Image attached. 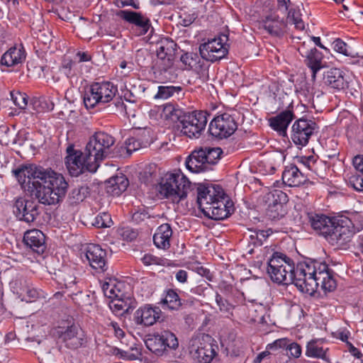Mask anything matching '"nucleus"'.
Instances as JSON below:
<instances>
[{
  "instance_id": "473e14b6",
  "label": "nucleus",
  "mask_w": 363,
  "mask_h": 363,
  "mask_svg": "<svg viewBox=\"0 0 363 363\" xmlns=\"http://www.w3.org/2000/svg\"><path fill=\"white\" fill-rule=\"evenodd\" d=\"M106 182L107 192L113 196H119L129 185L128 179L121 173L109 178Z\"/></svg>"
},
{
  "instance_id": "bf43d9fd",
  "label": "nucleus",
  "mask_w": 363,
  "mask_h": 363,
  "mask_svg": "<svg viewBox=\"0 0 363 363\" xmlns=\"http://www.w3.org/2000/svg\"><path fill=\"white\" fill-rule=\"evenodd\" d=\"M298 161L308 169L313 170V167L315 164V160L313 156L309 157H301L298 159Z\"/></svg>"
},
{
  "instance_id": "b1692460",
  "label": "nucleus",
  "mask_w": 363,
  "mask_h": 363,
  "mask_svg": "<svg viewBox=\"0 0 363 363\" xmlns=\"http://www.w3.org/2000/svg\"><path fill=\"white\" fill-rule=\"evenodd\" d=\"M86 257L93 269L101 272L107 269L106 252L99 245H89L86 250Z\"/></svg>"
},
{
  "instance_id": "5701e85b",
  "label": "nucleus",
  "mask_w": 363,
  "mask_h": 363,
  "mask_svg": "<svg viewBox=\"0 0 363 363\" xmlns=\"http://www.w3.org/2000/svg\"><path fill=\"white\" fill-rule=\"evenodd\" d=\"M268 199L271 201L269 204L267 213L272 219H279L285 213L284 204L288 201L287 195L281 190H275L268 195Z\"/></svg>"
},
{
  "instance_id": "0e129e2a",
  "label": "nucleus",
  "mask_w": 363,
  "mask_h": 363,
  "mask_svg": "<svg viewBox=\"0 0 363 363\" xmlns=\"http://www.w3.org/2000/svg\"><path fill=\"white\" fill-rule=\"evenodd\" d=\"M75 279H76V278L70 274H68L66 277H65L63 279V281H64V285H65V288L66 289L72 288L76 284Z\"/></svg>"
},
{
  "instance_id": "412c9836",
  "label": "nucleus",
  "mask_w": 363,
  "mask_h": 363,
  "mask_svg": "<svg viewBox=\"0 0 363 363\" xmlns=\"http://www.w3.org/2000/svg\"><path fill=\"white\" fill-rule=\"evenodd\" d=\"M307 218L311 228L326 239L334 225L335 218L313 212L308 213Z\"/></svg>"
},
{
  "instance_id": "c85d7f7f",
  "label": "nucleus",
  "mask_w": 363,
  "mask_h": 363,
  "mask_svg": "<svg viewBox=\"0 0 363 363\" xmlns=\"http://www.w3.org/2000/svg\"><path fill=\"white\" fill-rule=\"evenodd\" d=\"M111 299L109 308L117 315L130 313L135 307V301L129 296H125L122 293L120 296Z\"/></svg>"
},
{
  "instance_id": "1a4fd4ad",
  "label": "nucleus",
  "mask_w": 363,
  "mask_h": 363,
  "mask_svg": "<svg viewBox=\"0 0 363 363\" xmlns=\"http://www.w3.org/2000/svg\"><path fill=\"white\" fill-rule=\"evenodd\" d=\"M354 234V226L351 220L346 217H337L335 218L334 225L326 240L337 248H345Z\"/></svg>"
},
{
  "instance_id": "13d9d810",
  "label": "nucleus",
  "mask_w": 363,
  "mask_h": 363,
  "mask_svg": "<svg viewBox=\"0 0 363 363\" xmlns=\"http://www.w3.org/2000/svg\"><path fill=\"white\" fill-rule=\"evenodd\" d=\"M286 348L289 352V356L291 357L298 358L301 354V347L296 342L288 343Z\"/></svg>"
},
{
  "instance_id": "69168bd1",
  "label": "nucleus",
  "mask_w": 363,
  "mask_h": 363,
  "mask_svg": "<svg viewBox=\"0 0 363 363\" xmlns=\"http://www.w3.org/2000/svg\"><path fill=\"white\" fill-rule=\"evenodd\" d=\"M74 64V62H73L72 60H69V62H65L62 65V70L67 77H69L72 74V68Z\"/></svg>"
},
{
  "instance_id": "f03ea898",
  "label": "nucleus",
  "mask_w": 363,
  "mask_h": 363,
  "mask_svg": "<svg viewBox=\"0 0 363 363\" xmlns=\"http://www.w3.org/2000/svg\"><path fill=\"white\" fill-rule=\"evenodd\" d=\"M13 173L21 187L43 204H56L66 194L67 182L62 174L51 169L29 165L15 169Z\"/></svg>"
},
{
  "instance_id": "a19ab883",
  "label": "nucleus",
  "mask_w": 363,
  "mask_h": 363,
  "mask_svg": "<svg viewBox=\"0 0 363 363\" xmlns=\"http://www.w3.org/2000/svg\"><path fill=\"white\" fill-rule=\"evenodd\" d=\"M271 229L263 230H259L252 232L250 235V242L255 246H261L263 242L272 234Z\"/></svg>"
},
{
  "instance_id": "4468645a",
  "label": "nucleus",
  "mask_w": 363,
  "mask_h": 363,
  "mask_svg": "<svg viewBox=\"0 0 363 363\" xmlns=\"http://www.w3.org/2000/svg\"><path fill=\"white\" fill-rule=\"evenodd\" d=\"M191 353L199 362L210 363L216 355V351L211 343V337L206 335L195 340L191 347Z\"/></svg>"
},
{
  "instance_id": "4be33fe9",
  "label": "nucleus",
  "mask_w": 363,
  "mask_h": 363,
  "mask_svg": "<svg viewBox=\"0 0 363 363\" xmlns=\"http://www.w3.org/2000/svg\"><path fill=\"white\" fill-rule=\"evenodd\" d=\"M295 118L293 111L292 103L289 104L287 109L280 112L277 116L269 119L270 127L277 131L279 135L286 136V130L291 121Z\"/></svg>"
},
{
  "instance_id": "9b49d317",
  "label": "nucleus",
  "mask_w": 363,
  "mask_h": 363,
  "mask_svg": "<svg viewBox=\"0 0 363 363\" xmlns=\"http://www.w3.org/2000/svg\"><path fill=\"white\" fill-rule=\"evenodd\" d=\"M145 343L149 350L158 355L162 354L167 348L176 349L179 345L177 337L169 330L150 335Z\"/></svg>"
},
{
  "instance_id": "4c0bfd02",
  "label": "nucleus",
  "mask_w": 363,
  "mask_h": 363,
  "mask_svg": "<svg viewBox=\"0 0 363 363\" xmlns=\"http://www.w3.org/2000/svg\"><path fill=\"white\" fill-rule=\"evenodd\" d=\"M181 61L183 64L187 66L190 69H194L196 72L201 68L202 65H200V58L196 53L186 52L181 56Z\"/></svg>"
},
{
  "instance_id": "680f3d73",
  "label": "nucleus",
  "mask_w": 363,
  "mask_h": 363,
  "mask_svg": "<svg viewBox=\"0 0 363 363\" xmlns=\"http://www.w3.org/2000/svg\"><path fill=\"white\" fill-rule=\"evenodd\" d=\"M175 277L179 282L184 284L187 281L188 273L184 269H179L176 272Z\"/></svg>"
},
{
  "instance_id": "c756f323",
  "label": "nucleus",
  "mask_w": 363,
  "mask_h": 363,
  "mask_svg": "<svg viewBox=\"0 0 363 363\" xmlns=\"http://www.w3.org/2000/svg\"><path fill=\"white\" fill-rule=\"evenodd\" d=\"M26 51L22 45L13 46L7 50L1 57V63L7 67H12L21 64L26 59Z\"/></svg>"
},
{
  "instance_id": "72a5a7b5",
  "label": "nucleus",
  "mask_w": 363,
  "mask_h": 363,
  "mask_svg": "<svg viewBox=\"0 0 363 363\" xmlns=\"http://www.w3.org/2000/svg\"><path fill=\"white\" fill-rule=\"evenodd\" d=\"M262 27L271 35L280 37L285 32L286 23L277 16H269L262 22Z\"/></svg>"
},
{
  "instance_id": "8fccbe9b",
  "label": "nucleus",
  "mask_w": 363,
  "mask_h": 363,
  "mask_svg": "<svg viewBox=\"0 0 363 363\" xmlns=\"http://www.w3.org/2000/svg\"><path fill=\"white\" fill-rule=\"evenodd\" d=\"M333 48L339 53L343 54L345 56H352V52L349 50L347 45L341 39H336L333 43Z\"/></svg>"
},
{
  "instance_id": "a18cd8bd",
  "label": "nucleus",
  "mask_w": 363,
  "mask_h": 363,
  "mask_svg": "<svg viewBox=\"0 0 363 363\" xmlns=\"http://www.w3.org/2000/svg\"><path fill=\"white\" fill-rule=\"evenodd\" d=\"M88 188L84 186H79L72 190L69 194V198L73 203H79L82 201L88 194Z\"/></svg>"
},
{
  "instance_id": "39448f33",
  "label": "nucleus",
  "mask_w": 363,
  "mask_h": 363,
  "mask_svg": "<svg viewBox=\"0 0 363 363\" xmlns=\"http://www.w3.org/2000/svg\"><path fill=\"white\" fill-rule=\"evenodd\" d=\"M117 91V87L111 82H94L87 87L84 92V106L89 109L110 103L116 96Z\"/></svg>"
},
{
  "instance_id": "ea45409f",
  "label": "nucleus",
  "mask_w": 363,
  "mask_h": 363,
  "mask_svg": "<svg viewBox=\"0 0 363 363\" xmlns=\"http://www.w3.org/2000/svg\"><path fill=\"white\" fill-rule=\"evenodd\" d=\"M206 155V162H207L208 167L215 164L219 160L220 155L223 153V150L220 147H203Z\"/></svg>"
},
{
  "instance_id": "37998d69",
  "label": "nucleus",
  "mask_w": 363,
  "mask_h": 363,
  "mask_svg": "<svg viewBox=\"0 0 363 363\" xmlns=\"http://www.w3.org/2000/svg\"><path fill=\"white\" fill-rule=\"evenodd\" d=\"M106 108L111 113H122L125 111V106L124 105L122 99L120 97H114Z\"/></svg>"
},
{
  "instance_id": "79ce46f5",
  "label": "nucleus",
  "mask_w": 363,
  "mask_h": 363,
  "mask_svg": "<svg viewBox=\"0 0 363 363\" xmlns=\"http://www.w3.org/2000/svg\"><path fill=\"white\" fill-rule=\"evenodd\" d=\"M93 225L96 228H110L113 225L111 215L108 213H102L96 216Z\"/></svg>"
},
{
  "instance_id": "393cba45",
  "label": "nucleus",
  "mask_w": 363,
  "mask_h": 363,
  "mask_svg": "<svg viewBox=\"0 0 363 363\" xmlns=\"http://www.w3.org/2000/svg\"><path fill=\"white\" fill-rule=\"evenodd\" d=\"M78 327L74 325H68L66 329L59 327L56 330V335L67 347L75 350L81 347L84 343V339L78 334Z\"/></svg>"
},
{
  "instance_id": "423d86ee",
  "label": "nucleus",
  "mask_w": 363,
  "mask_h": 363,
  "mask_svg": "<svg viewBox=\"0 0 363 363\" xmlns=\"http://www.w3.org/2000/svg\"><path fill=\"white\" fill-rule=\"evenodd\" d=\"M176 45V43L168 38H163L156 43L157 56L160 60L157 65L158 69L160 74L164 75L167 79L174 78V69L172 66Z\"/></svg>"
},
{
  "instance_id": "bb28decb",
  "label": "nucleus",
  "mask_w": 363,
  "mask_h": 363,
  "mask_svg": "<svg viewBox=\"0 0 363 363\" xmlns=\"http://www.w3.org/2000/svg\"><path fill=\"white\" fill-rule=\"evenodd\" d=\"M23 242L26 245L38 254L44 252L45 246V236L43 233L37 229L27 231L23 236Z\"/></svg>"
},
{
  "instance_id": "6ab92c4d",
  "label": "nucleus",
  "mask_w": 363,
  "mask_h": 363,
  "mask_svg": "<svg viewBox=\"0 0 363 363\" xmlns=\"http://www.w3.org/2000/svg\"><path fill=\"white\" fill-rule=\"evenodd\" d=\"M233 210V204L228 201V197L224 194L223 198H219L213 202L211 206L206 207L202 212L211 219L223 220L230 216Z\"/></svg>"
},
{
  "instance_id": "3c124183",
  "label": "nucleus",
  "mask_w": 363,
  "mask_h": 363,
  "mask_svg": "<svg viewBox=\"0 0 363 363\" xmlns=\"http://www.w3.org/2000/svg\"><path fill=\"white\" fill-rule=\"evenodd\" d=\"M348 185L357 191H363V177L359 174L349 177Z\"/></svg>"
},
{
  "instance_id": "2f4dec72",
  "label": "nucleus",
  "mask_w": 363,
  "mask_h": 363,
  "mask_svg": "<svg viewBox=\"0 0 363 363\" xmlns=\"http://www.w3.org/2000/svg\"><path fill=\"white\" fill-rule=\"evenodd\" d=\"M324 83L333 89H343L347 86L344 72L337 68H332L324 74Z\"/></svg>"
},
{
  "instance_id": "cd10ccee",
  "label": "nucleus",
  "mask_w": 363,
  "mask_h": 363,
  "mask_svg": "<svg viewBox=\"0 0 363 363\" xmlns=\"http://www.w3.org/2000/svg\"><path fill=\"white\" fill-rule=\"evenodd\" d=\"M282 179L284 183L289 186H299L308 181V177L296 165L290 164L285 167Z\"/></svg>"
},
{
  "instance_id": "7c9ffc66",
  "label": "nucleus",
  "mask_w": 363,
  "mask_h": 363,
  "mask_svg": "<svg viewBox=\"0 0 363 363\" xmlns=\"http://www.w3.org/2000/svg\"><path fill=\"white\" fill-rule=\"evenodd\" d=\"M172 230L169 224L163 223L160 225L153 235V242L157 248L167 250L170 247V239Z\"/></svg>"
},
{
  "instance_id": "4d7b16f0",
  "label": "nucleus",
  "mask_w": 363,
  "mask_h": 363,
  "mask_svg": "<svg viewBox=\"0 0 363 363\" xmlns=\"http://www.w3.org/2000/svg\"><path fill=\"white\" fill-rule=\"evenodd\" d=\"M220 289L228 298H231V296L235 294H240V292L235 288H234L231 284H227L226 282L221 283L220 285Z\"/></svg>"
},
{
  "instance_id": "052dcab7",
  "label": "nucleus",
  "mask_w": 363,
  "mask_h": 363,
  "mask_svg": "<svg viewBox=\"0 0 363 363\" xmlns=\"http://www.w3.org/2000/svg\"><path fill=\"white\" fill-rule=\"evenodd\" d=\"M347 350L349 351V352L355 358L361 360V362H362V353L357 349L356 348L351 342H347Z\"/></svg>"
},
{
  "instance_id": "338daca9",
  "label": "nucleus",
  "mask_w": 363,
  "mask_h": 363,
  "mask_svg": "<svg viewBox=\"0 0 363 363\" xmlns=\"http://www.w3.org/2000/svg\"><path fill=\"white\" fill-rule=\"evenodd\" d=\"M111 326L113 327V328L114 330L115 335L118 338H121V337H124L125 333H124V331L121 328H120V327H119V325H118V324L117 323L111 322Z\"/></svg>"
},
{
  "instance_id": "de8ad7c7",
  "label": "nucleus",
  "mask_w": 363,
  "mask_h": 363,
  "mask_svg": "<svg viewBox=\"0 0 363 363\" xmlns=\"http://www.w3.org/2000/svg\"><path fill=\"white\" fill-rule=\"evenodd\" d=\"M21 296L22 301H25L27 303H31L35 301L40 298V293L38 289L28 286L26 289L25 294H21Z\"/></svg>"
},
{
  "instance_id": "5fc2aeb1",
  "label": "nucleus",
  "mask_w": 363,
  "mask_h": 363,
  "mask_svg": "<svg viewBox=\"0 0 363 363\" xmlns=\"http://www.w3.org/2000/svg\"><path fill=\"white\" fill-rule=\"evenodd\" d=\"M12 99L14 104L19 108L24 109L28 104V96L25 94L16 93L11 94Z\"/></svg>"
},
{
  "instance_id": "49530a36",
  "label": "nucleus",
  "mask_w": 363,
  "mask_h": 363,
  "mask_svg": "<svg viewBox=\"0 0 363 363\" xmlns=\"http://www.w3.org/2000/svg\"><path fill=\"white\" fill-rule=\"evenodd\" d=\"M230 298L225 299L219 294L216 293V302L219 307V309L223 313H230L234 308L233 303L230 302Z\"/></svg>"
},
{
  "instance_id": "7ed1b4c3",
  "label": "nucleus",
  "mask_w": 363,
  "mask_h": 363,
  "mask_svg": "<svg viewBox=\"0 0 363 363\" xmlns=\"http://www.w3.org/2000/svg\"><path fill=\"white\" fill-rule=\"evenodd\" d=\"M191 182L180 171L167 174L160 184L158 191L163 197L179 203L186 197Z\"/></svg>"
},
{
  "instance_id": "c9c22d12",
  "label": "nucleus",
  "mask_w": 363,
  "mask_h": 363,
  "mask_svg": "<svg viewBox=\"0 0 363 363\" xmlns=\"http://www.w3.org/2000/svg\"><path fill=\"white\" fill-rule=\"evenodd\" d=\"M328 347L322 345V342L319 340H312L307 343L306 355L308 357L320 359L325 362H329L328 355Z\"/></svg>"
},
{
  "instance_id": "864d4df0",
  "label": "nucleus",
  "mask_w": 363,
  "mask_h": 363,
  "mask_svg": "<svg viewBox=\"0 0 363 363\" xmlns=\"http://www.w3.org/2000/svg\"><path fill=\"white\" fill-rule=\"evenodd\" d=\"M288 18L295 25V27L301 30H304L305 26L298 12L291 9L288 13Z\"/></svg>"
},
{
  "instance_id": "ddd939ff",
  "label": "nucleus",
  "mask_w": 363,
  "mask_h": 363,
  "mask_svg": "<svg viewBox=\"0 0 363 363\" xmlns=\"http://www.w3.org/2000/svg\"><path fill=\"white\" fill-rule=\"evenodd\" d=\"M318 128L317 124L313 121L303 118H299L292 125L291 140L297 145L306 146L314 131Z\"/></svg>"
},
{
  "instance_id": "09e8293b",
  "label": "nucleus",
  "mask_w": 363,
  "mask_h": 363,
  "mask_svg": "<svg viewBox=\"0 0 363 363\" xmlns=\"http://www.w3.org/2000/svg\"><path fill=\"white\" fill-rule=\"evenodd\" d=\"M144 142L147 143V140L144 141V140L136 138L135 137L128 138L125 140V147L127 152L130 153L133 151L138 150L142 147V145Z\"/></svg>"
},
{
  "instance_id": "9d476101",
  "label": "nucleus",
  "mask_w": 363,
  "mask_h": 363,
  "mask_svg": "<svg viewBox=\"0 0 363 363\" xmlns=\"http://www.w3.org/2000/svg\"><path fill=\"white\" fill-rule=\"evenodd\" d=\"M227 40L228 35L223 34L200 45L199 52L201 57L213 62L223 59L228 51L225 43Z\"/></svg>"
},
{
  "instance_id": "c03bdc74",
  "label": "nucleus",
  "mask_w": 363,
  "mask_h": 363,
  "mask_svg": "<svg viewBox=\"0 0 363 363\" xmlns=\"http://www.w3.org/2000/svg\"><path fill=\"white\" fill-rule=\"evenodd\" d=\"M104 296L108 298L118 297L121 296V291L116 288L115 284L111 282H104L101 286Z\"/></svg>"
},
{
  "instance_id": "dca6fc26",
  "label": "nucleus",
  "mask_w": 363,
  "mask_h": 363,
  "mask_svg": "<svg viewBox=\"0 0 363 363\" xmlns=\"http://www.w3.org/2000/svg\"><path fill=\"white\" fill-rule=\"evenodd\" d=\"M13 213L20 220L33 222L39 215L38 204L33 200L18 198L13 205Z\"/></svg>"
},
{
  "instance_id": "f3484780",
  "label": "nucleus",
  "mask_w": 363,
  "mask_h": 363,
  "mask_svg": "<svg viewBox=\"0 0 363 363\" xmlns=\"http://www.w3.org/2000/svg\"><path fill=\"white\" fill-rule=\"evenodd\" d=\"M116 16L125 22L135 26L137 35H144L150 29L153 30L149 18L140 12L120 10L116 13Z\"/></svg>"
},
{
  "instance_id": "e2e57ef3",
  "label": "nucleus",
  "mask_w": 363,
  "mask_h": 363,
  "mask_svg": "<svg viewBox=\"0 0 363 363\" xmlns=\"http://www.w3.org/2000/svg\"><path fill=\"white\" fill-rule=\"evenodd\" d=\"M354 167L363 174V155H357L353 159Z\"/></svg>"
},
{
  "instance_id": "f257e3e1",
  "label": "nucleus",
  "mask_w": 363,
  "mask_h": 363,
  "mask_svg": "<svg viewBox=\"0 0 363 363\" xmlns=\"http://www.w3.org/2000/svg\"><path fill=\"white\" fill-rule=\"evenodd\" d=\"M267 273L278 284H294L302 293L313 295L320 289L325 293L337 286L333 272L325 262L304 261L295 266L294 260L279 252H274L267 262Z\"/></svg>"
},
{
  "instance_id": "58836bf2",
  "label": "nucleus",
  "mask_w": 363,
  "mask_h": 363,
  "mask_svg": "<svg viewBox=\"0 0 363 363\" xmlns=\"http://www.w3.org/2000/svg\"><path fill=\"white\" fill-rule=\"evenodd\" d=\"M162 303L171 310H178L182 305L178 294L174 290H169Z\"/></svg>"
},
{
  "instance_id": "a878e982",
  "label": "nucleus",
  "mask_w": 363,
  "mask_h": 363,
  "mask_svg": "<svg viewBox=\"0 0 363 363\" xmlns=\"http://www.w3.org/2000/svg\"><path fill=\"white\" fill-rule=\"evenodd\" d=\"M206 155L203 147L195 150L188 157L186 161V168L194 173H199L211 169L207 162Z\"/></svg>"
},
{
  "instance_id": "603ef678",
  "label": "nucleus",
  "mask_w": 363,
  "mask_h": 363,
  "mask_svg": "<svg viewBox=\"0 0 363 363\" xmlns=\"http://www.w3.org/2000/svg\"><path fill=\"white\" fill-rule=\"evenodd\" d=\"M143 263L145 265L149 266V265H164V259L156 257L151 254H145L141 259Z\"/></svg>"
},
{
  "instance_id": "6e6552de",
  "label": "nucleus",
  "mask_w": 363,
  "mask_h": 363,
  "mask_svg": "<svg viewBox=\"0 0 363 363\" xmlns=\"http://www.w3.org/2000/svg\"><path fill=\"white\" fill-rule=\"evenodd\" d=\"M114 143L115 139L111 135L97 132L90 138L85 147L88 154L92 155L96 164H99L105 158L111 157Z\"/></svg>"
},
{
  "instance_id": "2eb2a0df",
  "label": "nucleus",
  "mask_w": 363,
  "mask_h": 363,
  "mask_svg": "<svg viewBox=\"0 0 363 363\" xmlns=\"http://www.w3.org/2000/svg\"><path fill=\"white\" fill-rule=\"evenodd\" d=\"M224 194L223 189L218 185L199 184L197 187V203L199 208L202 211L219 198H223Z\"/></svg>"
},
{
  "instance_id": "20e7f679",
  "label": "nucleus",
  "mask_w": 363,
  "mask_h": 363,
  "mask_svg": "<svg viewBox=\"0 0 363 363\" xmlns=\"http://www.w3.org/2000/svg\"><path fill=\"white\" fill-rule=\"evenodd\" d=\"M65 165L72 177H78L85 171L96 172L99 167V164L93 160L92 155H89L86 147L84 151L77 150L74 145H69L66 150Z\"/></svg>"
},
{
  "instance_id": "a211bd4d",
  "label": "nucleus",
  "mask_w": 363,
  "mask_h": 363,
  "mask_svg": "<svg viewBox=\"0 0 363 363\" xmlns=\"http://www.w3.org/2000/svg\"><path fill=\"white\" fill-rule=\"evenodd\" d=\"M161 315L162 311L159 307L145 304L136 310L133 320L138 325L148 327L159 321Z\"/></svg>"
},
{
  "instance_id": "e433bc0d",
  "label": "nucleus",
  "mask_w": 363,
  "mask_h": 363,
  "mask_svg": "<svg viewBox=\"0 0 363 363\" xmlns=\"http://www.w3.org/2000/svg\"><path fill=\"white\" fill-rule=\"evenodd\" d=\"M182 91L181 86H160L157 93L155 96V99H167L169 97L179 96Z\"/></svg>"
},
{
  "instance_id": "0eeeda50",
  "label": "nucleus",
  "mask_w": 363,
  "mask_h": 363,
  "mask_svg": "<svg viewBox=\"0 0 363 363\" xmlns=\"http://www.w3.org/2000/svg\"><path fill=\"white\" fill-rule=\"evenodd\" d=\"M210 114L204 111H185L178 128L189 138H198L205 130Z\"/></svg>"
},
{
  "instance_id": "aec40b11",
  "label": "nucleus",
  "mask_w": 363,
  "mask_h": 363,
  "mask_svg": "<svg viewBox=\"0 0 363 363\" xmlns=\"http://www.w3.org/2000/svg\"><path fill=\"white\" fill-rule=\"evenodd\" d=\"M298 51L306 58L305 63L311 69L312 78L315 79L317 72L324 67L323 54L315 48L307 50L305 43L298 48Z\"/></svg>"
},
{
  "instance_id": "774afa93",
  "label": "nucleus",
  "mask_w": 363,
  "mask_h": 363,
  "mask_svg": "<svg viewBox=\"0 0 363 363\" xmlns=\"http://www.w3.org/2000/svg\"><path fill=\"white\" fill-rule=\"evenodd\" d=\"M350 332L347 330H338L336 333V337L339 338L343 342H348V337H349Z\"/></svg>"
},
{
  "instance_id": "6e6d98bb",
  "label": "nucleus",
  "mask_w": 363,
  "mask_h": 363,
  "mask_svg": "<svg viewBox=\"0 0 363 363\" xmlns=\"http://www.w3.org/2000/svg\"><path fill=\"white\" fill-rule=\"evenodd\" d=\"M289 342V340L287 338H280L276 340L272 343L268 344L266 347V349L268 350L269 352L270 350L277 351L279 349L286 347Z\"/></svg>"
},
{
  "instance_id": "f8f14e48",
  "label": "nucleus",
  "mask_w": 363,
  "mask_h": 363,
  "mask_svg": "<svg viewBox=\"0 0 363 363\" xmlns=\"http://www.w3.org/2000/svg\"><path fill=\"white\" fill-rule=\"evenodd\" d=\"M237 128L238 125L234 118L228 113H223L211 121L208 133L216 138L223 139L230 136Z\"/></svg>"
},
{
  "instance_id": "f704fd0d",
  "label": "nucleus",
  "mask_w": 363,
  "mask_h": 363,
  "mask_svg": "<svg viewBox=\"0 0 363 363\" xmlns=\"http://www.w3.org/2000/svg\"><path fill=\"white\" fill-rule=\"evenodd\" d=\"M157 108L158 111H161L160 116L162 118L172 122H179V123L185 113V111L180 108L179 105L172 103L165 104Z\"/></svg>"
}]
</instances>
